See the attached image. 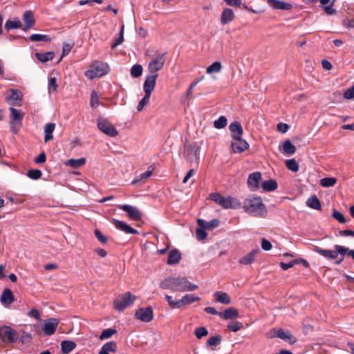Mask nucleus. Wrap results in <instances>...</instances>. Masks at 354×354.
<instances>
[{"label":"nucleus","instance_id":"f257e3e1","mask_svg":"<svg viewBox=\"0 0 354 354\" xmlns=\"http://www.w3.org/2000/svg\"><path fill=\"white\" fill-rule=\"evenodd\" d=\"M160 287L164 290L169 289L173 292L194 291L198 288L184 277L166 278L160 283Z\"/></svg>","mask_w":354,"mask_h":354},{"label":"nucleus","instance_id":"f03ea898","mask_svg":"<svg viewBox=\"0 0 354 354\" xmlns=\"http://www.w3.org/2000/svg\"><path fill=\"white\" fill-rule=\"evenodd\" d=\"M313 250L326 259L335 260V264L339 265L344 261L348 248L342 245H335L334 250H325L318 246H314Z\"/></svg>","mask_w":354,"mask_h":354},{"label":"nucleus","instance_id":"7ed1b4c3","mask_svg":"<svg viewBox=\"0 0 354 354\" xmlns=\"http://www.w3.org/2000/svg\"><path fill=\"white\" fill-rule=\"evenodd\" d=\"M243 208L245 212L254 216L266 212V206L260 196H250L244 200Z\"/></svg>","mask_w":354,"mask_h":354},{"label":"nucleus","instance_id":"20e7f679","mask_svg":"<svg viewBox=\"0 0 354 354\" xmlns=\"http://www.w3.org/2000/svg\"><path fill=\"white\" fill-rule=\"evenodd\" d=\"M109 70L108 64L95 61L91 64L90 68L84 72V75L89 80H93L106 75Z\"/></svg>","mask_w":354,"mask_h":354},{"label":"nucleus","instance_id":"39448f33","mask_svg":"<svg viewBox=\"0 0 354 354\" xmlns=\"http://www.w3.org/2000/svg\"><path fill=\"white\" fill-rule=\"evenodd\" d=\"M210 198L224 209H236L241 207V202L232 196L224 197L219 193H212Z\"/></svg>","mask_w":354,"mask_h":354},{"label":"nucleus","instance_id":"423d86ee","mask_svg":"<svg viewBox=\"0 0 354 354\" xmlns=\"http://www.w3.org/2000/svg\"><path fill=\"white\" fill-rule=\"evenodd\" d=\"M9 109L10 111V130L13 133L16 134L22 126L24 114L20 110L17 109L13 106H10Z\"/></svg>","mask_w":354,"mask_h":354},{"label":"nucleus","instance_id":"0eeeda50","mask_svg":"<svg viewBox=\"0 0 354 354\" xmlns=\"http://www.w3.org/2000/svg\"><path fill=\"white\" fill-rule=\"evenodd\" d=\"M136 299V296L131 295L129 292H127L121 295L120 298H118L114 301V308L119 311H122L124 308L133 305Z\"/></svg>","mask_w":354,"mask_h":354},{"label":"nucleus","instance_id":"6e6552de","mask_svg":"<svg viewBox=\"0 0 354 354\" xmlns=\"http://www.w3.org/2000/svg\"><path fill=\"white\" fill-rule=\"evenodd\" d=\"M18 334L15 330L10 326H4L0 328V338L6 344H13L18 339Z\"/></svg>","mask_w":354,"mask_h":354},{"label":"nucleus","instance_id":"1a4fd4ad","mask_svg":"<svg viewBox=\"0 0 354 354\" xmlns=\"http://www.w3.org/2000/svg\"><path fill=\"white\" fill-rule=\"evenodd\" d=\"M199 147L196 145H186L184 149V155L186 160L191 163L195 162L198 165L199 162Z\"/></svg>","mask_w":354,"mask_h":354},{"label":"nucleus","instance_id":"9d476101","mask_svg":"<svg viewBox=\"0 0 354 354\" xmlns=\"http://www.w3.org/2000/svg\"><path fill=\"white\" fill-rule=\"evenodd\" d=\"M97 127L102 132L111 137H116L118 135V130L106 120L98 119Z\"/></svg>","mask_w":354,"mask_h":354},{"label":"nucleus","instance_id":"9b49d317","mask_svg":"<svg viewBox=\"0 0 354 354\" xmlns=\"http://www.w3.org/2000/svg\"><path fill=\"white\" fill-rule=\"evenodd\" d=\"M165 53L158 55L149 63L148 68L151 75L157 74V72L162 69L165 62Z\"/></svg>","mask_w":354,"mask_h":354},{"label":"nucleus","instance_id":"f8f14e48","mask_svg":"<svg viewBox=\"0 0 354 354\" xmlns=\"http://www.w3.org/2000/svg\"><path fill=\"white\" fill-rule=\"evenodd\" d=\"M135 318L143 322H151L153 318L152 308H140L135 313Z\"/></svg>","mask_w":354,"mask_h":354},{"label":"nucleus","instance_id":"ddd939ff","mask_svg":"<svg viewBox=\"0 0 354 354\" xmlns=\"http://www.w3.org/2000/svg\"><path fill=\"white\" fill-rule=\"evenodd\" d=\"M59 324V319L57 318H49L45 319L42 326V331L47 335H53Z\"/></svg>","mask_w":354,"mask_h":354},{"label":"nucleus","instance_id":"4468645a","mask_svg":"<svg viewBox=\"0 0 354 354\" xmlns=\"http://www.w3.org/2000/svg\"><path fill=\"white\" fill-rule=\"evenodd\" d=\"M231 147L234 153H240L245 151L249 147V144L242 138V136L232 138Z\"/></svg>","mask_w":354,"mask_h":354},{"label":"nucleus","instance_id":"2eb2a0df","mask_svg":"<svg viewBox=\"0 0 354 354\" xmlns=\"http://www.w3.org/2000/svg\"><path fill=\"white\" fill-rule=\"evenodd\" d=\"M119 208L128 214L129 217L134 221H139L142 217V214L139 209L130 205H120Z\"/></svg>","mask_w":354,"mask_h":354},{"label":"nucleus","instance_id":"dca6fc26","mask_svg":"<svg viewBox=\"0 0 354 354\" xmlns=\"http://www.w3.org/2000/svg\"><path fill=\"white\" fill-rule=\"evenodd\" d=\"M261 179V174L259 171L252 173L248 178V185L250 190L255 191L259 187V181Z\"/></svg>","mask_w":354,"mask_h":354},{"label":"nucleus","instance_id":"f3484780","mask_svg":"<svg viewBox=\"0 0 354 354\" xmlns=\"http://www.w3.org/2000/svg\"><path fill=\"white\" fill-rule=\"evenodd\" d=\"M158 74L151 75L147 77L144 82L143 89L147 95H151L156 86Z\"/></svg>","mask_w":354,"mask_h":354},{"label":"nucleus","instance_id":"a211bd4d","mask_svg":"<svg viewBox=\"0 0 354 354\" xmlns=\"http://www.w3.org/2000/svg\"><path fill=\"white\" fill-rule=\"evenodd\" d=\"M113 223L115 227L127 234H138L139 232L137 230L131 227L127 223L118 219H113Z\"/></svg>","mask_w":354,"mask_h":354},{"label":"nucleus","instance_id":"6ab92c4d","mask_svg":"<svg viewBox=\"0 0 354 354\" xmlns=\"http://www.w3.org/2000/svg\"><path fill=\"white\" fill-rule=\"evenodd\" d=\"M268 6L273 9L289 10L292 8V4L281 0H266Z\"/></svg>","mask_w":354,"mask_h":354},{"label":"nucleus","instance_id":"aec40b11","mask_svg":"<svg viewBox=\"0 0 354 354\" xmlns=\"http://www.w3.org/2000/svg\"><path fill=\"white\" fill-rule=\"evenodd\" d=\"M23 20L24 21L25 26L23 27L22 30L24 31H26L28 29L32 27L35 24V20L33 16L32 11L26 10L23 15Z\"/></svg>","mask_w":354,"mask_h":354},{"label":"nucleus","instance_id":"412c9836","mask_svg":"<svg viewBox=\"0 0 354 354\" xmlns=\"http://www.w3.org/2000/svg\"><path fill=\"white\" fill-rule=\"evenodd\" d=\"M10 95L6 97V100L11 106L20 105L17 102L21 100V93L17 89H10Z\"/></svg>","mask_w":354,"mask_h":354},{"label":"nucleus","instance_id":"4be33fe9","mask_svg":"<svg viewBox=\"0 0 354 354\" xmlns=\"http://www.w3.org/2000/svg\"><path fill=\"white\" fill-rule=\"evenodd\" d=\"M229 129L232 133V139L235 137H239L243 136V130L240 122L237 121L232 122L230 126Z\"/></svg>","mask_w":354,"mask_h":354},{"label":"nucleus","instance_id":"5701e85b","mask_svg":"<svg viewBox=\"0 0 354 354\" xmlns=\"http://www.w3.org/2000/svg\"><path fill=\"white\" fill-rule=\"evenodd\" d=\"M219 317L222 319H225V320L230 319H235L239 317V311L237 310L236 308H235L234 307H230V308L225 310V311L219 313Z\"/></svg>","mask_w":354,"mask_h":354},{"label":"nucleus","instance_id":"b1692460","mask_svg":"<svg viewBox=\"0 0 354 354\" xmlns=\"http://www.w3.org/2000/svg\"><path fill=\"white\" fill-rule=\"evenodd\" d=\"M15 301V297L9 288H6L1 293V302L3 305H10Z\"/></svg>","mask_w":354,"mask_h":354},{"label":"nucleus","instance_id":"393cba45","mask_svg":"<svg viewBox=\"0 0 354 354\" xmlns=\"http://www.w3.org/2000/svg\"><path fill=\"white\" fill-rule=\"evenodd\" d=\"M198 225L201 228H205L206 230H212L217 227L219 225L220 221L217 218L211 220L209 222H206L204 220L199 218L197 221Z\"/></svg>","mask_w":354,"mask_h":354},{"label":"nucleus","instance_id":"a878e982","mask_svg":"<svg viewBox=\"0 0 354 354\" xmlns=\"http://www.w3.org/2000/svg\"><path fill=\"white\" fill-rule=\"evenodd\" d=\"M234 13L233 12V10L230 8H225L222 13H221V23L223 24V25H225V24H227L230 22H231L232 21L234 20Z\"/></svg>","mask_w":354,"mask_h":354},{"label":"nucleus","instance_id":"bb28decb","mask_svg":"<svg viewBox=\"0 0 354 354\" xmlns=\"http://www.w3.org/2000/svg\"><path fill=\"white\" fill-rule=\"evenodd\" d=\"M181 259V254L177 249H172L168 255L167 264L175 265L180 262Z\"/></svg>","mask_w":354,"mask_h":354},{"label":"nucleus","instance_id":"cd10ccee","mask_svg":"<svg viewBox=\"0 0 354 354\" xmlns=\"http://www.w3.org/2000/svg\"><path fill=\"white\" fill-rule=\"evenodd\" d=\"M116 342L114 341H110L109 342H106L102 346L99 352V354H109V352L115 353L116 351Z\"/></svg>","mask_w":354,"mask_h":354},{"label":"nucleus","instance_id":"c85d7f7f","mask_svg":"<svg viewBox=\"0 0 354 354\" xmlns=\"http://www.w3.org/2000/svg\"><path fill=\"white\" fill-rule=\"evenodd\" d=\"M55 129V123H48L44 127V142H48V141L53 139V133Z\"/></svg>","mask_w":354,"mask_h":354},{"label":"nucleus","instance_id":"c756f323","mask_svg":"<svg viewBox=\"0 0 354 354\" xmlns=\"http://www.w3.org/2000/svg\"><path fill=\"white\" fill-rule=\"evenodd\" d=\"M216 301L223 304H230L231 303V299L230 296L225 292L218 291L214 295Z\"/></svg>","mask_w":354,"mask_h":354},{"label":"nucleus","instance_id":"7c9ffc66","mask_svg":"<svg viewBox=\"0 0 354 354\" xmlns=\"http://www.w3.org/2000/svg\"><path fill=\"white\" fill-rule=\"evenodd\" d=\"M23 28L21 21L18 19H8L5 24V29L8 31L12 29Z\"/></svg>","mask_w":354,"mask_h":354},{"label":"nucleus","instance_id":"2f4dec72","mask_svg":"<svg viewBox=\"0 0 354 354\" xmlns=\"http://www.w3.org/2000/svg\"><path fill=\"white\" fill-rule=\"evenodd\" d=\"M76 346V344L71 340H63L61 342V349L63 353L68 354Z\"/></svg>","mask_w":354,"mask_h":354},{"label":"nucleus","instance_id":"473e14b6","mask_svg":"<svg viewBox=\"0 0 354 354\" xmlns=\"http://www.w3.org/2000/svg\"><path fill=\"white\" fill-rule=\"evenodd\" d=\"M308 207L320 210L322 208L321 203L316 195L311 196L306 201Z\"/></svg>","mask_w":354,"mask_h":354},{"label":"nucleus","instance_id":"72a5a7b5","mask_svg":"<svg viewBox=\"0 0 354 354\" xmlns=\"http://www.w3.org/2000/svg\"><path fill=\"white\" fill-rule=\"evenodd\" d=\"M201 298L199 297L187 294L180 299V308H181L183 306L192 304L195 301H198Z\"/></svg>","mask_w":354,"mask_h":354},{"label":"nucleus","instance_id":"f704fd0d","mask_svg":"<svg viewBox=\"0 0 354 354\" xmlns=\"http://www.w3.org/2000/svg\"><path fill=\"white\" fill-rule=\"evenodd\" d=\"M261 187L266 192H272L277 189L278 185L275 180L270 179L262 183Z\"/></svg>","mask_w":354,"mask_h":354},{"label":"nucleus","instance_id":"c9c22d12","mask_svg":"<svg viewBox=\"0 0 354 354\" xmlns=\"http://www.w3.org/2000/svg\"><path fill=\"white\" fill-rule=\"evenodd\" d=\"M54 52L48 51L46 53H36L35 57L38 60H39L42 63H46L50 60H52L54 57Z\"/></svg>","mask_w":354,"mask_h":354},{"label":"nucleus","instance_id":"e433bc0d","mask_svg":"<svg viewBox=\"0 0 354 354\" xmlns=\"http://www.w3.org/2000/svg\"><path fill=\"white\" fill-rule=\"evenodd\" d=\"M259 252V250H252L249 252L247 255L241 257L239 259V263L243 265H249L251 264L254 261V256L257 252Z\"/></svg>","mask_w":354,"mask_h":354},{"label":"nucleus","instance_id":"4c0bfd02","mask_svg":"<svg viewBox=\"0 0 354 354\" xmlns=\"http://www.w3.org/2000/svg\"><path fill=\"white\" fill-rule=\"evenodd\" d=\"M26 39L32 41H36V42H37V41L50 42L51 41V38L49 35H41V34H32Z\"/></svg>","mask_w":354,"mask_h":354},{"label":"nucleus","instance_id":"58836bf2","mask_svg":"<svg viewBox=\"0 0 354 354\" xmlns=\"http://www.w3.org/2000/svg\"><path fill=\"white\" fill-rule=\"evenodd\" d=\"M124 25H122L119 34L114 38V42L111 46L112 49H114L124 41Z\"/></svg>","mask_w":354,"mask_h":354},{"label":"nucleus","instance_id":"ea45409f","mask_svg":"<svg viewBox=\"0 0 354 354\" xmlns=\"http://www.w3.org/2000/svg\"><path fill=\"white\" fill-rule=\"evenodd\" d=\"M86 162V159L84 158L79 159H69L66 165L71 166L73 168H78L82 165H84Z\"/></svg>","mask_w":354,"mask_h":354},{"label":"nucleus","instance_id":"a19ab883","mask_svg":"<svg viewBox=\"0 0 354 354\" xmlns=\"http://www.w3.org/2000/svg\"><path fill=\"white\" fill-rule=\"evenodd\" d=\"M337 183V179L333 177H326L320 180V185L324 187H333Z\"/></svg>","mask_w":354,"mask_h":354},{"label":"nucleus","instance_id":"79ce46f5","mask_svg":"<svg viewBox=\"0 0 354 354\" xmlns=\"http://www.w3.org/2000/svg\"><path fill=\"white\" fill-rule=\"evenodd\" d=\"M222 65L220 62H214L207 68V73H219L221 71Z\"/></svg>","mask_w":354,"mask_h":354},{"label":"nucleus","instance_id":"37998d69","mask_svg":"<svg viewBox=\"0 0 354 354\" xmlns=\"http://www.w3.org/2000/svg\"><path fill=\"white\" fill-rule=\"evenodd\" d=\"M283 149L286 153L293 154L296 151V147L289 140H286L283 144Z\"/></svg>","mask_w":354,"mask_h":354},{"label":"nucleus","instance_id":"c03bdc74","mask_svg":"<svg viewBox=\"0 0 354 354\" xmlns=\"http://www.w3.org/2000/svg\"><path fill=\"white\" fill-rule=\"evenodd\" d=\"M142 73V66L140 64H135L131 68V75L133 77H139Z\"/></svg>","mask_w":354,"mask_h":354},{"label":"nucleus","instance_id":"a18cd8bd","mask_svg":"<svg viewBox=\"0 0 354 354\" xmlns=\"http://www.w3.org/2000/svg\"><path fill=\"white\" fill-rule=\"evenodd\" d=\"M115 333H117V330L114 328L104 329L100 335V339L102 340L110 338L112 335H113Z\"/></svg>","mask_w":354,"mask_h":354},{"label":"nucleus","instance_id":"49530a36","mask_svg":"<svg viewBox=\"0 0 354 354\" xmlns=\"http://www.w3.org/2000/svg\"><path fill=\"white\" fill-rule=\"evenodd\" d=\"M286 166L292 171L297 172L299 170V165L295 159H290L286 161Z\"/></svg>","mask_w":354,"mask_h":354},{"label":"nucleus","instance_id":"de8ad7c7","mask_svg":"<svg viewBox=\"0 0 354 354\" xmlns=\"http://www.w3.org/2000/svg\"><path fill=\"white\" fill-rule=\"evenodd\" d=\"M204 76H201L196 79L194 82H192L189 88L187 90L186 93H185V97H189L190 95H192L194 88L201 82L203 80Z\"/></svg>","mask_w":354,"mask_h":354},{"label":"nucleus","instance_id":"09e8293b","mask_svg":"<svg viewBox=\"0 0 354 354\" xmlns=\"http://www.w3.org/2000/svg\"><path fill=\"white\" fill-rule=\"evenodd\" d=\"M91 106L95 109L99 105V95L95 91H93L91 95Z\"/></svg>","mask_w":354,"mask_h":354},{"label":"nucleus","instance_id":"8fccbe9b","mask_svg":"<svg viewBox=\"0 0 354 354\" xmlns=\"http://www.w3.org/2000/svg\"><path fill=\"white\" fill-rule=\"evenodd\" d=\"M41 175L42 173L39 169H30L27 173L28 177L33 180L39 179L41 177Z\"/></svg>","mask_w":354,"mask_h":354},{"label":"nucleus","instance_id":"3c124183","mask_svg":"<svg viewBox=\"0 0 354 354\" xmlns=\"http://www.w3.org/2000/svg\"><path fill=\"white\" fill-rule=\"evenodd\" d=\"M227 120L225 116H221L218 120L214 122V126L216 129H222L227 125Z\"/></svg>","mask_w":354,"mask_h":354},{"label":"nucleus","instance_id":"603ef678","mask_svg":"<svg viewBox=\"0 0 354 354\" xmlns=\"http://www.w3.org/2000/svg\"><path fill=\"white\" fill-rule=\"evenodd\" d=\"M221 342V336L216 335L210 337L207 342V344L210 346H217Z\"/></svg>","mask_w":354,"mask_h":354},{"label":"nucleus","instance_id":"864d4df0","mask_svg":"<svg viewBox=\"0 0 354 354\" xmlns=\"http://www.w3.org/2000/svg\"><path fill=\"white\" fill-rule=\"evenodd\" d=\"M165 299L171 308H180V300L174 301L170 295H165Z\"/></svg>","mask_w":354,"mask_h":354},{"label":"nucleus","instance_id":"5fc2aeb1","mask_svg":"<svg viewBox=\"0 0 354 354\" xmlns=\"http://www.w3.org/2000/svg\"><path fill=\"white\" fill-rule=\"evenodd\" d=\"M243 327V324L239 322H231L227 325V328L234 333L240 330Z\"/></svg>","mask_w":354,"mask_h":354},{"label":"nucleus","instance_id":"6e6d98bb","mask_svg":"<svg viewBox=\"0 0 354 354\" xmlns=\"http://www.w3.org/2000/svg\"><path fill=\"white\" fill-rule=\"evenodd\" d=\"M208 334V331L205 327L201 326L196 328L194 331V335L197 338L201 339Z\"/></svg>","mask_w":354,"mask_h":354},{"label":"nucleus","instance_id":"4d7b16f0","mask_svg":"<svg viewBox=\"0 0 354 354\" xmlns=\"http://www.w3.org/2000/svg\"><path fill=\"white\" fill-rule=\"evenodd\" d=\"M150 96L151 95H149L145 94L142 99L140 101L137 106V110L138 111H141L145 107V106L149 103Z\"/></svg>","mask_w":354,"mask_h":354},{"label":"nucleus","instance_id":"13d9d810","mask_svg":"<svg viewBox=\"0 0 354 354\" xmlns=\"http://www.w3.org/2000/svg\"><path fill=\"white\" fill-rule=\"evenodd\" d=\"M205 230L206 229L201 228V227L196 229V235L198 241H203L207 237V233L205 231Z\"/></svg>","mask_w":354,"mask_h":354},{"label":"nucleus","instance_id":"bf43d9fd","mask_svg":"<svg viewBox=\"0 0 354 354\" xmlns=\"http://www.w3.org/2000/svg\"><path fill=\"white\" fill-rule=\"evenodd\" d=\"M49 93L55 92L57 88V79L55 77H50L48 80Z\"/></svg>","mask_w":354,"mask_h":354},{"label":"nucleus","instance_id":"052dcab7","mask_svg":"<svg viewBox=\"0 0 354 354\" xmlns=\"http://www.w3.org/2000/svg\"><path fill=\"white\" fill-rule=\"evenodd\" d=\"M297 263H299V260L298 259H293L291 261H290L289 263L281 262L280 263V266H281V268L283 270H288L289 268L293 267L295 264H297Z\"/></svg>","mask_w":354,"mask_h":354},{"label":"nucleus","instance_id":"680f3d73","mask_svg":"<svg viewBox=\"0 0 354 354\" xmlns=\"http://www.w3.org/2000/svg\"><path fill=\"white\" fill-rule=\"evenodd\" d=\"M153 169H154L152 165H150L145 172L142 173L140 175H138L140 180H142L144 179H147L149 177H150L153 173Z\"/></svg>","mask_w":354,"mask_h":354},{"label":"nucleus","instance_id":"e2e57ef3","mask_svg":"<svg viewBox=\"0 0 354 354\" xmlns=\"http://www.w3.org/2000/svg\"><path fill=\"white\" fill-rule=\"evenodd\" d=\"M332 216L334 218L338 221L341 223H344L346 222V219L344 216L341 212L334 209L332 214Z\"/></svg>","mask_w":354,"mask_h":354},{"label":"nucleus","instance_id":"0e129e2a","mask_svg":"<svg viewBox=\"0 0 354 354\" xmlns=\"http://www.w3.org/2000/svg\"><path fill=\"white\" fill-rule=\"evenodd\" d=\"M277 337L281 339L286 340L290 339L292 336L290 334L286 333L284 330L280 328L277 331Z\"/></svg>","mask_w":354,"mask_h":354},{"label":"nucleus","instance_id":"69168bd1","mask_svg":"<svg viewBox=\"0 0 354 354\" xmlns=\"http://www.w3.org/2000/svg\"><path fill=\"white\" fill-rule=\"evenodd\" d=\"M94 234H95V236L97 237V239L99 240V241H100L103 244L106 243V242H107L106 237L105 236H104L99 230H97V229L95 230Z\"/></svg>","mask_w":354,"mask_h":354},{"label":"nucleus","instance_id":"338daca9","mask_svg":"<svg viewBox=\"0 0 354 354\" xmlns=\"http://www.w3.org/2000/svg\"><path fill=\"white\" fill-rule=\"evenodd\" d=\"M344 97L346 100H351L354 98V86L345 91L344 93Z\"/></svg>","mask_w":354,"mask_h":354},{"label":"nucleus","instance_id":"774afa93","mask_svg":"<svg viewBox=\"0 0 354 354\" xmlns=\"http://www.w3.org/2000/svg\"><path fill=\"white\" fill-rule=\"evenodd\" d=\"M46 160V153L42 151L38 156L35 158V162L37 164L44 163Z\"/></svg>","mask_w":354,"mask_h":354}]
</instances>
